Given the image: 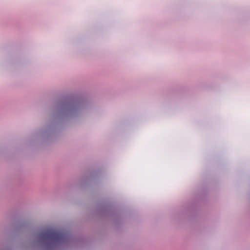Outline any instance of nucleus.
<instances>
[{"label": "nucleus", "mask_w": 250, "mask_h": 250, "mask_svg": "<svg viewBox=\"0 0 250 250\" xmlns=\"http://www.w3.org/2000/svg\"><path fill=\"white\" fill-rule=\"evenodd\" d=\"M62 238V235L53 229H49L44 231L41 235V239L48 243H56Z\"/></svg>", "instance_id": "f257e3e1"}, {"label": "nucleus", "mask_w": 250, "mask_h": 250, "mask_svg": "<svg viewBox=\"0 0 250 250\" xmlns=\"http://www.w3.org/2000/svg\"><path fill=\"white\" fill-rule=\"evenodd\" d=\"M63 245H64V243H65V233H64V231H63Z\"/></svg>", "instance_id": "f03ea898"}, {"label": "nucleus", "mask_w": 250, "mask_h": 250, "mask_svg": "<svg viewBox=\"0 0 250 250\" xmlns=\"http://www.w3.org/2000/svg\"><path fill=\"white\" fill-rule=\"evenodd\" d=\"M63 115H64V112L65 111V105L64 103H63Z\"/></svg>", "instance_id": "7ed1b4c3"}]
</instances>
